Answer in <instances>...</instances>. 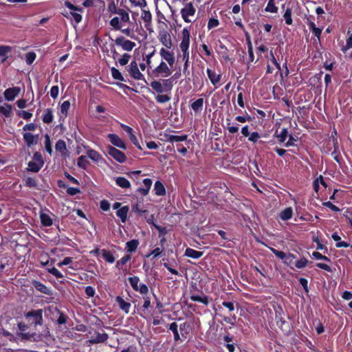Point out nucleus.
<instances>
[{
    "label": "nucleus",
    "mask_w": 352,
    "mask_h": 352,
    "mask_svg": "<svg viewBox=\"0 0 352 352\" xmlns=\"http://www.w3.org/2000/svg\"><path fill=\"white\" fill-rule=\"evenodd\" d=\"M131 57V56L130 54H129L127 53H124L122 56L121 58H118V61L120 65L124 66V65H126L129 63Z\"/></svg>",
    "instance_id": "e2e57ef3"
},
{
    "label": "nucleus",
    "mask_w": 352,
    "mask_h": 352,
    "mask_svg": "<svg viewBox=\"0 0 352 352\" xmlns=\"http://www.w3.org/2000/svg\"><path fill=\"white\" fill-rule=\"evenodd\" d=\"M128 280L135 292L138 291L139 287L140 278L138 276H133L128 278Z\"/></svg>",
    "instance_id": "49530a36"
},
{
    "label": "nucleus",
    "mask_w": 352,
    "mask_h": 352,
    "mask_svg": "<svg viewBox=\"0 0 352 352\" xmlns=\"http://www.w3.org/2000/svg\"><path fill=\"white\" fill-rule=\"evenodd\" d=\"M41 223L43 226L50 227L53 224L52 219L48 214L41 212L40 213Z\"/></svg>",
    "instance_id": "f704fd0d"
},
{
    "label": "nucleus",
    "mask_w": 352,
    "mask_h": 352,
    "mask_svg": "<svg viewBox=\"0 0 352 352\" xmlns=\"http://www.w3.org/2000/svg\"><path fill=\"white\" fill-rule=\"evenodd\" d=\"M348 38L346 39V45L343 46L342 51L345 52L348 50L352 48V32L350 30L347 31Z\"/></svg>",
    "instance_id": "3c124183"
},
{
    "label": "nucleus",
    "mask_w": 352,
    "mask_h": 352,
    "mask_svg": "<svg viewBox=\"0 0 352 352\" xmlns=\"http://www.w3.org/2000/svg\"><path fill=\"white\" fill-rule=\"evenodd\" d=\"M86 154L87 157L95 162H98L102 160V155L98 151L92 148H88L87 150Z\"/></svg>",
    "instance_id": "c85d7f7f"
},
{
    "label": "nucleus",
    "mask_w": 352,
    "mask_h": 352,
    "mask_svg": "<svg viewBox=\"0 0 352 352\" xmlns=\"http://www.w3.org/2000/svg\"><path fill=\"white\" fill-rule=\"evenodd\" d=\"M271 252L278 258L281 260L284 259H289L292 258V260H289V262H287V261H284L285 264L289 265L292 269H294V267L292 266V264L293 263L292 260L296 258V256L292 253H289L287 255L282 251H279L274 248H270Z\"/></svg>",
    "instance_id": "0eeeda50"
},
{
    "label": "nucleus",
    "mask_w": 352,
    "mask_h": 352,
    "mask_svg": "<svg viewBox=\"0 0 352 352\" xmlns=\"http://www.w3.org/2000/svg\"><path fill=\"white\" fill-rule=\"evenodd\" d=\"M142 182L144 187H139L137 191L140 192L142 195L146 196L149 192L153 182L150 178H145L143 179Z\"/></svg>",
    "instance_id": "aec40b11"
},
{
    "label": "nucleus",
    "mask_w": 352,
    "mask_h": 352,
    "mask_svg": "<svg viewBox=\"0 0 352 352\" xmlns=\"http://www.w3.org/2000/svg\"><path fill=\"white\" fill-rule=\"evenodd\" d=\"M139 245V241L137 239H132L126 243V249L127 252L132 253L136 251Z\"/></svg>",
    "instance_id": "ea45409f"
},
{
    "label": "nucleus",
    "mask_w": 352,
    "mask_h": 352,
    "mask_svg": "<svg viewBox=\"0 0 352 352\" xmlns=\"http://www.w3.org/2000/svg\"><path fill=\"white\" fill-rule=\"evenodd\" d=\"M309 263V261L305 257H302L300 259L296 261L295 267L298 269L305 267Z\"/></svg>",
    "instance_id": "6e6d98bb"
},
{
    "label": "nucleus",
    "mask_w": 352,
    "mask_h": 352,
    "mask_svg": "<svg viewBox=\"0 0 352 352\" xmlns=\"http://www.w3.org/2000/svg\"><path fill=\"white\" fill-rule=\"evenodd\" d=\"M107 152L108 155L112 157L116 161L119 163H124L126 160V155L121 151L117 149L111 145H107L106 146Z\"/></svg>",
    "instance_id": "20e7f679"
},
{
    "label": "nucleus",
    "mask_w": 352,
    "mask_h": 352,
    "mask_svg": "<svg viewBox=\"0 0 352 352\" xmlns=\"http://www.w3.org/2000/svg\"><path fill=\"white\" fill-rule=\"evenodd\" d=\"M129 209V206H125L119 208L116 212V215L120 218L122 223L126 222Z\"/></svg>",
    "instance_id": "c9c22d12"
},
{
    "label": "nucleus",
    "mask_w": 352,
    "mask_h": 352,
    "mask_svg": "<svg viewBox=\"0 0 352 352\" xmlns=\"http://www.w3.org/2000/svg\"><path fill=\"white\" fill-rule=\"evenodd\" d=\"M283 17L285 20V23L287 25H292L293 23V20L292 18V8L287 7L285 10V12L283 14Z\"/></svg>",
    "instance_id": "603ef678"
},
{
    "label": "nucleus",
    "mask_w": 352,
    "mask_h": 352,
    "mask_svg": "<svg viewBox=\"0 0 352 352\" xmlns=\"http://www.w3.org/2000/svg\"><path fill=\"white\" fill-rule=\"evenodd\" d=\"M111 76H112L113 79L118 80H120V81H125L124 77L122 75V74L120 73V72L118 69H116L115 67H111Z\"/></svg>",
    "instance_id": "8fccbe9b"
},
{
    "label": "nucleus",
    "mask_w": 352,
    "mask_h": 352,
    "mask_svg": "<svg viewBox=\"0 0 352 352\" xmlns=\"http://www.w3.org/2000/svg\"><path fill=\"white\" fill-rule=\"evenodd\" d=\"M177 151L181 153L183 156H186L188 153V148L189 147L188 145L187 146H184L182 144H176L175 145Z\"/></svg>",
    "instance_id": "338daca9"
},
{
    "label": "nucleus",
    "mask_w": 352,
    "mask_h": 352,
    "mask_svg": "<svg viewBox=\"0 0 352 352\" xmlns=\"http://www.w3.org/2000/svg\"><path fill=\"white\" fill-rule=\"evenodd\" d=\"M191 26L185 27L182 32V41L179 47H189Z\"/></svg>",
    "instance_id": "a211bd4d"
},
{
    "label": "nucleus",
    "mask_w": 352,
    "mask_h": 352,
    "mask_svg": "<svg viewBox=\"0 0 352 352\" xmlns=\"http://www.w3.org/2000/svg\"><path fill=\"white\" fill-rule=\"evenodd\" d=\"M18 328L21 331L20 334V337L22 339L24 340H30V338H33L35 333H25V331L30 327V325L28 324L27 322L25 323L23 322H18Z\"/></svg>",
    "instance_id": "f3484780"
},
{
    "label": "nucleus",
    "mask_w": 352,
    "mask_h": 352,
    "mask_svg": "<svg viewBox=\"0 0 352 352\" xmlns=\"http://www.w3.org/2000/svg\"><path fill=\"white\" fill-rule=\"evenodd\" d=\"M160 54L163 59H164L168 64L172 67L175 63V56L172 52L168 51L164 48H162L160 52Z\"/></svg>",
    "instance_id": "6ab92c4d"
},
{
    "label": "nucleus",
    "mask_w": 352,
    "mask_h": 352,
    "mask_svg": "<svg viewBox=\"0 0 352 352\" xmlns=\"http://www.w3.org/2000/svg\"><path fill=\"white\" fill-rule=\"evenodd\" d=\"M17 116L24 120H29L32 117V113L26 111H18Z\"/></svg>",
    "instance_id": "69168bd1"
},
{
    "label": "nucleus",
    "mask_w": 352,
    "mask_h": 352,
    "mask_svg": "<svg viewBox=\"0 0 352 352\" xmlns=\"http://www.w3.org/2000/svg\"><path fill=\"white\" fill-rule=\"evenodd\" d=\"M289 135V131L287 128H283L279 133H278V131L274 133V136L280 144L284 143Z\"/></svg>",
    "instance_id": "c756f323"
},
{
    "label": "nucleus",
    "mask_w": 352,
    "mask_h": 352,
    "mask_svg": "<svg viewBox=\"0 0 352 352\" xmlns=\"http://www.w3.org/2000/svg\"><path fill=\"white\" fill-rule=\"evenodd\" d=\"M153 72L156 77L160 76L162 77H168L171 74L170 68L164 61H162L160 64L153 69Z\"/></svg>",
    "instance_id": "6e6552de"
},
{
    "label": "nucleus",
    "mask_w": 352,
    "mask_h": 352,
    "mask_svg": "<svg viewBox=\"0 0 352 352\" xmlns=\"http://www.w3.org/2000/svg\"><path fill=\"white\" fill-rule=\"evenodd\" d=\"M115 44L120 46L123 50L128 52L131 51L136 45L134 42L125 39L124 36L117 37L115 40Z\"/></svg>",
    "instance_id": "39448f33"
},
{
    "label": "nucleus",
    "mask_w": 352,
    "mask_h": 352,
    "mask_svg": "<svg viewBox=\"0 0 352 352\" xmlns=\"http://www.w3.org/2000/svg\"><path fill=\"white\" fill-rule=\"evenodd\" d=\"M293 215V210L291 207H288L283 210L280 214L279 217L283 221H287L292 219Z\"/></svg>",
    "instance_id": "72a5a7b5"
},
{
    "label": "nucleus",
    "mask_w": 352,
    "mask_h": 352,
    "mask_svg": "<svg viewBox=\"0 0 352 352\" xmlns=\"http://www.w3.org/2000/svg\"><path fill=\"white\" fill-rule=\"evenodd\" d=\"M45 148L46 151L49 154H52V146L50 138L48 134H45Z\"/></svg>",
    "instance_id": "4d7b16f0"
},
{
    "label": "nucleus",
    "mask_w": 352,
    "mask_h": 352,
    "mask_svg": "<svg viewBox=\"0 0 352 352\" xmlns=\"http://www.w3.org/2000/svg\"><path fill=\"white\" fill-rule=\"evenodd\" d=\"M168 329L173 333L175 341L178 342L180 340V336L178 331L177 324L175 322L169 324Z\"/></svg>",
    "instance_id": "a19ab883"
},
{
    "label": "nucleus",
    "mask_w": 352,
    "mask_h": 352,
    "mask_svg": "<svg viewBox=\"0 0 352 352\" xmlns=\"http://www.w3.org/2000/svg\"><path fill=\"white\" fill-rule=\"evenodd\" d=\"M70 102L68 100L64 101L60 106V112L65 116H67L68 110L70 108Z\"/></svg>",
    "instance_id": "bf43d9fd"
},
{
    "label": "nucleus",
    "mask_w": 352,
    "mask_h": 352,
    "mask_svg": "<svg viewBox=\"0 0 352 352\" xmlns=\"http://www.w3.org/2000/svg\"><path fill=\"white\" fill-rule=\"evenodd\" d=\"M203 105L204 99L198 98L190 104V107L195 111V113H200L203 109Z\"/></svg>",
    "instance_id": "473e14b6"
},
{
    "label": "nucleus",
    "mask_w": 352,
    "mask_h": 352,
    "mask_svg": "<svg viewBox=\"0 0 352 352\" xmlns=\"http://www.w3.org/2000/svg\"><path fill=\"white\" fill-rule=\"evenodd\" d=\"M190 299L193 302H201L206 306L209 304L208 297L204 294H202V296L191 294Z\"/></svg>",
    "instance_id": "cd10ccee"
},
{
    "label": "nucleus",
    "mask_w": 352,
    "mask_h": 352,
    "mask_svg": "<svg viewBox=\"0 0 352 352\" xmlns=\"http://www.w3.org/2000/svg\"><path fill=\"white\" fill-rule=\"evenodd\" d=\"M272 307L275 314L276 325L283 332V335L289 336L291 332L292 327L291 324L283 318L284 311L282 306L278 303L274 302L272 303Z\"/></svg>",
    "instance_id": "f257e3e1"
},
{
    "label": "nucleus",
    "mask_w": 352,
    "mask_h": 352,
    "mask_svg": "<svg viewBox=\"0 0 352 352\" xmlns=\"http://www.w3.org/2000/svg\"><path fill=\"white\" fill-rule=\"evenodd\" d=\"M170 96L168 94H158L155 99L158 103H165L170 100Z\"/></svg>",
    "instance_id": "864d4df0"
},
{
    "label": "nucleus",
    "mask_w": 352,
    "mask_h": 352,
    "mask_svg": "<svg viewBox=\"0 0 352 352\" xmlns=\"http://www.w3.org/2000/svg\"><path fill=\"white\" fill-rule=\"evenodd\" d=\"M53 113L51 109H47L42 117L43 122L46 124H50L53 120Z\"/></svg>",
    "instance_id": "79ce46f5"
},
{
    "label": "nucleus",
    "mask_w": 352,
    "mask_h": 352,
    "mask_svg": "<svg viewBox=\"0 0 352 352\" xmlns=\"http://www.w3.org/2000/svg\"><path fill=\"white\" fill-rule=\"evenodd\" d=\"M265 10L271 13H276L278 12V8L275 6L274 0H269Z\"/></svg>",
    "instance_id": "5fc2aeb1"
},
{
    "label": "nucleus",
    "mask_w": 352,
    "mask_h": 352,
    "mask_svg": "<svg viewBox=\"0 0 352 352\" xmlns=\"http://www.w3.org/2000/svg\"><path fill=\"white\" fill-rule=\"evenodd\" d=\"M12 47L8 45H0V56L3 57L1 63H4L8 58V54L11 52Z\"/></svg>",
    "instance_id": "4c0bfd02"
},
{
    "label": "nucleus",
    "mask_w": 352,
    "mask_h": 352,
    "mask_svg": "<svg viewBox=\"0 0 352 352\" xmlns=\"http://www.w3.org/2000/svg\"><path fill=\"white\" fill-rule=\"evenodd\" d=\"M131 259V256L130 254H125L116 262V267L119 270L122 269V266L126 265Z\"/></svg>",
    "instance_id": "a18cd8bd"
},
{
    "label": "nucleus",
    "mask_w": 352,
    "mask_h": 352,
    "mask_svg": "<svg viewBox=\"0 0 352 352\" xmlns=\"http://www.w3.org/2000/svg\"><path fill=\"white\" fill-rule=\"evenodd\" d=\"M196 9L193 6L192 3H187L184 8L181 10V15L182 19L186 23L191 22L190 19H188L190 16H193L195 14Z\"/></svg>",
    "instance_id": "1a4fd4ad"
},
{
    "label": "nucleus",
    "mask_w": 352,
    "mask_h": 352,
    "mask_svg": "<svg viewBox=\"0 0 352 352\" xmlns=\"http://www.w3.org/2000/svg\"><path fill=\"white\" fill-rule=\"evenodd\" d=\"M307 25L309 26V30L311 32L318 38V41H320V36L322 34V29L320 28H317L314 21H312L309 18L307 19Z\"/></svg>",
    "instance_id": "5701e85b"
},
{
    "label": "nucleus",
    "mask_w": 352,
    "mask_h": 352,
    "mask_svg": "<svg viewBox=\"0 0 352 352\" xmlns=\"http://www.w3.org/2000/svg\"><path fill=\"white\" fill-rule=\"evenodd\" d=\"M188 135L184 134L182 135H175L166 134V141L172 144H180L179 142L186 141L188 139Z\"/></svg>",
    "instance_id": "412c9836"
},
{
    "label": "nucleus",
    "mask_w": 352,
    "mask_h": 352,
    "mask_svg": "<svg viewBox=\"0 0 352 352\" xmlns=\"http://www.w3.org/2000/svg\"><path fill=\"white\" fill-rule=\"evenodd\" d=\"M204 254L203 252L197 251L194 249L187 248L185 250L184 255L187 257L197 259L201 258Z\"/></svg>",
    "instance_id": "bb28decb"
},
{
    "label": "nucleus",
    "mask_w": 352,
    "mask_h": 352,
    "mask_svg": "<svg viewBox=\"0 0 352 352\" xmlns=\"http://www.w3.org/2000/svg\"><path fill=\"white\" fill-rule=\"evenodd\" d=\"M58 313L59 314V316L57 319V323L59 325L64 324L67 322V316L63 314L62 311H60L59 309H56Z\"/></svg>",
    "instance_id": "680f3d73"
},
{
    "label": "nucleus",
    "mask_w": 352,
    "mask_h": 352,
    "mask_svg": "<svg viewBox=\"0 0 352 352\" xmlns=\"http://www.w3.org/2000/svg\"><path fill=\"white\" fill-rule=\"evenodd\" d=\"M110 25L113 28L114 30H121V25L120 23L119 18L118 16H115L110 21Z\"/></svg>",
    "instance_id": "0e129e2a"
},
{
    "label": "nucleus",
    "mask_w": 352,
    "mask_h": 352,
    "mask_svg": "<svg viewBox=\"0 0 352 352\" xmlns=\"http://www.w3.org/2000/svg\"><path fill=\"white\" fill-rule=\"evenodd\" d=\"M32 285L36 289V291L43 294H46L48 296L53 295V290L50 287L46 286L45 285H44L43 283L38 280H33L32 281Z\"/></svg>",
    "instance_id": "9d476101"
},
{
    "label": "nucleus",
    "mask_w": 352,
    "mask_h": 352,
    "mask_svg": "<svg viewBox=\"0 0 352 352\" xmlns=\"http://www.w3.org/2000/svg\"><path fill=\"white\" fill-rule=\"evenodd\" d=\"M159 37L161 43L167 48L170 49L172 47V41L170 35L166 30H160L159 32Z\"/></svg>",
    "instance_id": "dca6fc26"
},
{
    "label": "nucleus",
    "mask_w": 352,
    "mask_h": 352,
    "mask_svg": "<svg viewBox=\"0 0 352 352\" xmlns=\"http://www.w3.org/2000/svg\"><path fill=\"white\" fill-rule=\"evenodd\" d=\"M21 89L19 87H13L6 89L4 91V97L8 101H12L19 94Z\"/></svg>",
    "instance_id": "2eb2a0df"
},
{
    "label": "nucleus",
    "mask_w": 352,
    "mask_h": 352,
    "mask_svg": "<svg viewBox=\"0 0 352 352\" xmlns=\"http://www.w3.org/2000/svg\"><path fill=\"white\" fill-rule=\"evenodd\" d=\"M208 76L213 85H217L221 80V75L217 74L214 71H212L210 69H207L206 70Z\"/></svg>",
    "instance_id": "b1692460"
},
{
    "label": "nucleus",
    "mask_w": 352,
    "mask_h": 352,
    "mask_svg": "<svg viewBox=\"0 0 352 352\" xmlns=\"http://www.w3.org/2000/svg\"><path fill=\"white\" fill-rule=\"evenodd\" d=\"M47 272L54 276L56 278H60L63 277V275L54 267H47Z\"/></svg>",
    "instance_id": "052dcab7"
},
{
    "label": "nucleus",
    "mask_w": 352,
    "mask_h": 352,
    "mask_svg": "<svg viewBox=\"0 0 352 352\" xmlns=\"http://www.w3.org/2000/svg\"><path fill=\"white\" fill-rule=\"evenodd\" d=\"M150 87L157 94L164 93L162 82L158 80H153L150 83Z\"/></svg>",
    "instance_id": "58836bf2"
},
{
    "label": "nucleus",
    "mask_w": 352,
    "mask_h": 352,
    "mask_svg": "<svg viewBox=\"0 0 352 352\" xmlns=\"http://www.w3.org/2000/svg\"><path fill=\"white\" fill-rule=\"evenodd\" d=\"M116 184L122 188H129L131 187L130 182L124 177H117L116 178Z\"/></svg>",
    "instance_id": "e433bc0d"
},
{
    "label": "nucleus",
    "mask_w": 352,
    "mask_h": 352,
    "mask_svg": "<svg viewBox=\"0 0 352 352\" xmlns=\"http://www.w3.org/2000/svg\"><path fill=\"white\" fill-rule=\"evenodd\" d=\"M173 78H170L162 80L163 88L165 92L170 93L173 87Z\"/></svg>",
    "instance_id": "37998d69"
},
{
    "label": "nucleus",
    "mask_w": 352,
    "mask_h": 352,
    "mask_svg": "<svg viewBox=\"0 0 352 352\" xmlns=\"http://www.w3.org/2000/svg\"><path fill=\"white\" fill-rule=\"evenodd\" d=\"M129 74L132 78L135 80H142L144 78L143 74L140 72L136 61L133 60L129 65Z\"/></svg>",
    "instance_id": "4468645a"
},
{
    "label": "nucleus",
    "mask_w": 352,
    "mask_h": 352,
    "mask_svg": "<svg viewBox=\"0 0 352 352\" xmlns=\"http://www.w3.org/2000/svg\"><path fill=\"white\" fill-rule=\"evenodd\" d=\"M331 156L333 157V160L339 164H341L343 162V159L340 154L339 147L333 148V151L331 153Z\"/></svg>",
    "instance_id": "c03bdc74"
},
{
    "label": "nucleus",
    "mask_w": 352,
    "mask_h": 352,
    "mask_svg": "<svg viewBox=\"0 0 352 352\" xmlns=\"http://www.w3.org/2000/svg\"><path fill=\"white\" fill-rule=\"evenodd\" d=\"M89 164V162L87 160V156L81 155L78 158L77 165L78 167H80L82 169H86Z\"/></svg>",
    "instance_id": "09e8293b"
},
{
    "label": "nucleus",
    "mask_w": 352,
    "mask_h": 352,
    "mask_svg": "<svg viewBox=\"0 0 352 352\" xmlns=\"http://www.w3.org/2000/svg\"><path fill=\"white\" fill-rule=\"evenodd\" d=\"M101 255L102 258L109 263H113L116 261V258L113 254L106 249L101 250Z\"/></svg>",
    "instance_id": "2f4dec72"
},
{
    "label": "nucleus",
    "mask_w": 352,
    "mask_h": 352,
    "mask_svg": "<svg viewBox=\"0 0 352 352\" xmlns=\"http://www.w3.org/2000/svg\"><path fill=\"white\" fill-rule=\"evenodd\" d=\"M116 14H119L121 16V20L124 22H127L129 21V14L124 10L123 9H118Z\"/></svg>",
    "instance_id": "774afa93"
},
{
    "label": "nucleus",
    "mask_w": 352,
    "mask_h": 352,
    "mask_svg": "<svg viewBox=\"0 0 352 352\" xmlns=\"http://www.w3.org/2000/svg\"><path fill=\"white\" fill-rule=\"evenodd\" d=\"M55 149L57 152L60 153L63 157H67L69 155L66 143L63 140H58L56 142L55 144Z\"/></svg>",
    "instance_id": "4be33fe9"
},
{
    "label": "nucleus",
    "mask_w": 352,
    "mask_h": 352,
    "mask_svg": "<svg viewBox=\"0 0 352 352\" xmlns=\"http://www.w3.org/2000/svg\"><path fill=\"white\" fill-rule=\"evenodd\" d=\"M44 160L41 153L35 152L32 157V161L28 164L27 170L28 172L38 173L44 165Z\"/></svg>",
    "instance_id": "7ed1b4c3"
},
{
    "label": "nucleus",
    "mask_w": 352,
    "mask_h": 352,
    "mask_svg": "<svg viewBox=\"0 0 352 352\" xmlns=\"http://www.w3.org/2000/svg\"><path fill=\"white\" fill-rule=\"evenodd\" d=\"M107 138L114 146L124 150L126 149V144L118 135L109 133L107 135Z\"/></svg>",
    "instance_id": "9b49d317"
},
{
    "label": "nucleus",
    "mask_w": 352,
    "mask_h": 352,
    "mask_svg": "<svg viewBox=\"0 0 352 352\" xmlns=\"http://www.w3.org/2000/svg\"><path fill=\"white\" fill-rule=\"evenodd\" d=\"M109 339V335L102 331V333L95 331L94 334L91 336L90 338L87 340L91 344L103 343Z\"/></svg>",
    "instance_id": "423d86ee"
},
{
    "label": "nucleus",
    "mask_w": 352,
    "mask_h": 352,
    "mask_svg": "<svg viewBox=\"0 0 352 352\" xmlns=\"http://www.w3.org/2000/svg\"><path fill=\"white\" fill-rule=\"evenodd\" d=\"M23 181L26 187L35 188L37 186V181L34 177H27L23 178Z\"/></svg>",
    "instance_id": "de8ad7c7"
},
{
    "label": "nucleus",
    "mask_w": 352,
    "mask_h": 352,
    "mask_svg": "<svg viewBox=\"0 0 352 352\" xmlns=\"http://www.w3.org/2000/svg\"><path fill=\"white\" fill-rule=\"evenodd\" d=\"M0 115L5 118H10L12 115V105L5 103L3 106H0Z\"/></svg>",
    "instance_id": "393cba45"
},
{
    "label": "nucleus",
    "mask_w": 352,
    "mask_h": 352,
    "mask_svg": "<svg viewBox=\"0 0 352 352\" xmlns=\"http://www.w3.org/2000/svg\"><path fill=\"white\" fill-rule=\"evenodd\" d=\"M43 309H32L24 314V318L29 325L34 328L43 323Z\"/></svg>",
    "instance_id": "f03ea898"
},
{
    "label": "nucleus",
    "mask_w": 352,
    "mask_h": 352,
    "mask_svg": "<svg viewBox=\"0 0 352 352\" xmlns=\"http://www.w3.org/2000/svg\"><path fill=\"white\" fill-rule=\"evenodd\" d=\"M38 134L33 135L31 133L25 132L23 135V140L28 147H32L38 143Z\"/></svg>",
    "instance_id": "ddd939ff"
},
{
    "label": "nucleus",
    "mask_w": 352,
    "mask_h": 352,
    "mask_svg": "<svg viewBox=\"0 0 352 352\" xmlns=\"http://www.w3.org/2000/svg\"><path fill=\"white\" fill-rule=\"evenodd\" d=\"M36 55L34 52H28L25 54V62L28 65H32L35 60Z\"/></svg>",
    "instance_id": "13d9d810"
},
{
    "label": "nucleus",
    "mask_w": 352,
    "mask_h": 352,
    "mask_svg": "<svg viewBox=\"0 0 352 352\" xmlns=\"http://www.w3.org/2000/svg\"><path fill=\"white\" fill-rule=\"evenodd\" d=\"M116 301L118 304L121 310L124 311L126 314L129 312V309L131 307L130 302H126L121 296H117Z\"/></svg>",
    "instance_id": "a878e982"
},
{
    "label": "nucleus",
    "mask_w": 352,
    "mask_h": 352,
    "mask_svg": "<svg viewBox=\"0 0 352 352\" xmlns=\"http://www.w3.org/2000/svg\"><path fill=\"white\" fill-rule=\"evenodd\" d=\"M141 18L144 21L146 29L149 32H153L152 28V14L149 10H142Z\"/></svg>",
    "instance_id": "f8f14e48"
},
{
    "label": "nucleus",
    "mask_w": 352,
    "mask_h": 352,
    "mask_svg": "<svg viewBox=\"0 0 352 352\" xmlns=\"http://www.w3.org/2000/svg\"><path fill=\"white\" fill-rule=\"evenodd\" d=\"M154 191L155 194L157 196H164L166 195V188L164 184L159 180L155 182Z\"/></svg>",
    "instance_id": "7c9ffc66"
}]
</instances>
